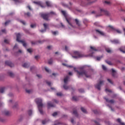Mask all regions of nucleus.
<instances>
[{
	"label": "nucleus",
	"instance_id": "18",
	"mask_svg": "<svg viewBox=\"0 0 125 125\" xmlns=\"http://www.w3.org/2000/svg\"><path fill=\"white\" fill-rule=\"evenodd\" d=\"M3 114L5 115V116H9L10 114V113H9V111H4L3 112Z\"/></svg>",
	"mask_w": 125,
	"mask_h": 125
},
{
	"label": "nucleus",
	"instance_id": "27",
	"mask_svg": "<svg viewBox=\"0 0 125 125\" xmlns=\"http://www.w3.org/2000/svg\"><path fill=\"white\" fill-rule=\"evenodd\" d=\"M46 4L48 6H51V3H50V2L48 1H46Z\"/></svg>",
	"mask_w": 125,
	"mask_h": 125
},
{
	"label": "nucleus",
	"instance_id": "28",
	"mask_svg": "<svg viewBox=\"0 0 125 125\" xmlns=\"http://www.w3.org/2000/svg\"><path fill=\"white\" fill-rule=\"evenodd\" d=\"M81 3L80 4L81 5H82V6H85V5H86V4H84V2L82 1V0H80Z\"/></svg>",
	"mask_w": 125,
	"mask_h": 125
},
{
	"label": "nucleus",
	"instance_id": "16",
	"mask_svg": "<svg viewBox=\"0 0 125 125\" xmlns=\"http://www.w3.org/2000/svg\"><path fill=\"white\" fill-rule=\"evenodd\" d=\"M4 90H5V87H1L0 88V93H3V92H4Z\"/></svg>",
	"mask_w": 125,
	"mask_h": 125
},
{
	"label": "nucleus",
	"instance_id": "11",
	"mask_svg": "<svg viewBox=\"0 0 125 125\" xmlns=\"http://www.w3.org/2000/svg\"><path fill=\"white\" fill-rule=\"evenodd\" d=\"M104 99H105L106 101L108 102V103H111V104H113L115 103V101H114V100H109V99H108L107 98H106L105 97H104Z\"/></svg>",
	"mask_w": 125,
	"mask_h": 125
},
{
	"label": "nucleus",
	"instance_id": "31",
	"mask_svg": "<svg viewBox=\"0 0 125 125\" xmlns=\"http://www.w3.org/2000/svg\"><path fill=\"white\" fill-rule=\"evenodd\" d=\"M48 64H49L50 65H51V64H52V59H50L48 62Z\"/></svg>",
	"mask_w": 125,
	"mask_h": 125
},
{
	"label": "nucleus",
	"instance_id": "9",
	"mask_svg": "<svg viewBox=\"0 0 125 125\" xmlns=\"http://www.w3.org/2000/svg\"><path fill=\"white\" fill-rule=\"evenodd\" d=\"M5 65H7L8 66H9L10 67H14V64L13 63H12V62H11L7 61L5 62Z\"/></svg>",
	"mask_w": 125,
	"mask_h": 125
},
{
	"label": "nucleus",
	"instance_id": "55",
	"mask_svg": "<svg viewBox=\"0 0 125 125\" xmlns=\"http://www.w3.org/2000/svg\"><path fill=\"white\" fill-rule=\"evenodd\" d=\"M79 91L80 92H84V91L83 90V89H79Z\"/></svg>",
	"mask_w": 125,
	"mask_h": 125
},
{
	"label": "nucleus",
	"instance_id": "29",
	"mask_svg": "<svg viewBox=\"0 0 125 125\" xmlns=\"http://www.w3.org/2000/svg\"><path fill=\"white\" fill-rule=\"evenodd\" d=\"M28 113L29 116H31V115L33 114V111H32V110H29L28 111Z\"/></svg>",
	"mask_w": 125,
	"mask_h": 125
},
{
	"label": "nucleus",
	"instance_id": "58",
	"mask_svg": "<svg viewBox=\"0 0 125 125\" xmlns=\"http://www.w3.org/2000/svg\"><path fill=\"white\" fill-rule=\"evenodd\" d=\"M40 32H41V33H43L44 32H46V29L41 30H40Z\"/></svg>",
	"mask_w": 125,
	"mask_h": 125
},
{
	"label": "nucleus",
	"instance_id": "46",
	"mask_svg": "<svg viewBox=\"0 0 125 125\" xmlns=\"http://www.w3.org/2000/svg\"><path fill=\"white\" fill-rule=\"evenodd\" d=\"M10 23V21H6L5 22V25L6 26V25H8V23Z\"/></svg>",
	"mask_w": 125,
	"mask_h": 125
},
{
	"label": "nucleus",
	"instance_id": "32",
	"mask_svg": "<svg viewBox=\"0 0 125 125\" xmlns=\"http://www.w3.org/2000/svg\"><path fill=\"white\" fill-rule=\"evenodd\" d=\"M0 122H1L2 123H4V122H5V119L0 117Z\"/></svg>",
	"mask_w": 125,
	"mask_h": 125
},
{
	"label": "nucleus",
	"instance_id": "22",
	"mask_svg": "<svg viewBox=\"0 0 125 125\" xmlns=\"http://www.w3.org/2000/svg\"><path fill=\"white\" fill-rule=\"evenodd\" d=\"M43 25L44 29L46 30L47 29V28L48 27V24H47L46 23H43Z\"/></svg>",
	"mask_w": 125,
	"mask_h": 125
},
{
	"label": "nucleus",
	"instance_id": "20",
	"mask_svg": "<svg viewBox=\"0 0 125 125\" xmlns=\"http://www.w3.org/2000/svg\"><path fill=\"white\" fill-rule=\"evenodd\" d=\"M90 48L92 49V50H93L94 51H98V50L95 47L90 46Z\"/></svg>",
	"mask_w": 125,
	"mask_h": 125
},
{
	"label": "nucleus",
	"instance_id": "51",
	"mask_svg": "<svg viewBox=\"0 0 125 125\" xmlns=\"http://www.w3.org/2000/svg\"><path fill=\"white\" fill-rule=\"evenodd\" d=\"M57 33H58V32L57 31H52V33L53 34V35H56V34H57Z\"/></svg>",
	"mask_w": 125,
	"mask_h": 125
},
{
	"label": "nucleus",
	"instance_id": "59",
	"mask_svg": "<svg viewBox=\"0 0 125 125\" xmlns=\"http://www.w3.org/2000/svg\"><path fill=\"white\" fill-rule=\"evenodd\" d=\"M45 70L46 71V72H47V73H49V70H48L47 68L45 67Z\"/></svg>",
	"mask_w": 125,
	"mask_h": 125
},
{
	"label": "nucleus",
	"instance_id": "30",
	"mask_svg": "<svg viewBox=\"0 0 125 125\" xmlns=\"http://www.w3.org/2000/svg\"><path fill=\"white\" fill-rule=\"evenodd\" d=\"M112 76L113 77H115V73H116V71H115V70H114V69H112Z\"/></svg>",
	"mask_w": 125,
	"mask_h": 125
},
{
	"label": "nucleus",
	"instance_id": "63",
	"mask_svg": "<svg viewBox=\"0 0 125 125\" xmlns=\"http://www.w3.org/2000/svg\"><path fill=\"white\" fill-rule=\"evenodd\" d=\"M94 123H95V124H96V125H101L99 124V123H98V122H97V121H94Z\"/></svg>",
	"mask_w": 125,
	"mask_h": 125
},
{
	"label": "nucleus",
	"instance_id": "14",
	"mask_svg": "<svg viewBox=\"0 0 125 125\" xmlns=\"http://www.w3.org/2000/svg\"><path fill=\"white\" fill-rule=\"evenodd\" d=\"M29 66H30V63H26V62L22 65V67H23V68H28V67H29Z\"/></svg>",
	"mask_w": 125,
	"mask_h": 125
},
{
	"label": "nucleus",
	"instance_id": "35",
	"mask_svg": "<svg viewBox=\"0 0 125 125\" xmlns=\"http://www.w3.org/2000/svg\"><path fill=\"white\" fill-rule=\"evenodd\" d=\"M108 27L109 28H110V29H111L112 30H113V31H114V30H116V28H114V27L112 25H109Z\"/></svg>",
	"mask_w": 125,
	"mask_h": 125
},
{
	"label": "nucleus",
	"instance_id": "64",
	"mask_svg": "<svg viewBox=\"0 0 125 125\" xmlns=\"http://www.w3.org/2000/svg\"><path fill=\"white\" fill-rule=\"evenodd\" d=\"M38 42H39V43H42L43 42V41H39Z\"/></svg>",
	"mask_w": 125,
	"mask_h": 125
},
{
	"label": "nucleus",
	"instance_id": "12",
	"mask_svg": "<svg viewBox=\"0 0 125 125\" xmlns=\"http://www.w3.org/2000/svg\"><path fill=\"white\" fill-rule=\"evenodd\" d=\"M47 106L48 108H50L51 107H55V106H54L51 102H49L47 103Z\"/></svg>",
	"mask_w": 125,
	"mask_h": 125
},
{
	"label": "nucleus",
	"instance_id": "36",
	"mask_svg": "<svg viewBox=\"0 0 125 125\" xmlns=\"http://www.w3.org/2000/svg\"><path fill=\"white\" fill-rule=\"evenodd\" d=\"M72 100H73V101H77L78 99H77V97H73Z\"/></svg>",
	"mask_w": 125,
	"mask_h": 125
},
{
	"label": "nucleus",
	"instance_id": "24",
	"mask_svg": "<svg viewBox=\"0 0 125 125\" xmlns=\"http://www.w3.org/2000/svg\"><path fill=\"white\" fill-rule=\"evenodd\" d=\"M8 74L9 76H10V77H13L14 76V74L12 72H9L8 73Z\"/></svg>",
	"mask_w": 125,
	"mask_h": 125
},
{
	"label": "nucleus",
	"instance_id": "62",
	"mask_svg": "<svg viewBox=\"0 0 125 125\" xmlns=\"http://www.w3.org/2000/svg\"><path fill=\"white\" fill-rule=\"evenodd\" d=\"M53 101H54V102H55V103H57V104L58 103V102H59L57 100H55V99L53 100Z\"/></svg>",
	"mask_w": 125,
	"mask_h": 125
},
{
	"label": "nucleus",
	"instance_id": "47",
	"mask_svg": "<svg viewBox=\"0 0 125 125\" xmlns=\"http://www.w3.org/2000/svg\"><path fill=\"white\" fill-rule=\"evenodd\" d=\"M62 6H65L66 7H68V5L65 4L64 3H62Z\"/></svg>",
	"mask_w": 125,
	"mask_h": 125
},
{
	"label": "nucleus",
	"instance_id": "45",
	"mask_svg": "<svg viewBox=\"0 0 125 125\" xmlns=\"http://www.w3.org/2000/svg\"><path fill=\"white\" fill-rule=\"evenodd\" d=\"M31 28H36V24H31L30 25Z\"/></svg>",
	"mask_w": 125,
	"mask_h": 125
},
{
	"label": "nucleus",
	"instance_id": "41",
	"mask_svg": "<svg viewBox=\"0 0 125 125\" xmlns=\"http://www.w3.org/2000/svg\"><path fill=\"white\" fill-rule=\"evenodd\" d=\"M102 68L104 71H106V70H107V68H106V66H105L104 65H102Z\"/></svg>",
	"mask_w": 125,
	"mask_h": 125
},
{
	"label": "nucleus",
	"instance_id": "61",
	"mask_svg": "<svg viewBox=\"0 0 125 125\" xmlns=\"http://www.w3.org/2000/svg\"><path fill=\"white\" fill-rule=\"evenodd\" d=\"M26 92H27V93H31V90H26Z\"/></svg>",
	"mask_w": 125,
	"mask_h": 125
},
{
	"label": "nucleus",
	"instance_id": "6",
	"mask_svg": "<svg viewBox=\"0 0 125 125\" xmlns=\"http://www.w3.org/2000/svg\"><path fill=\"white\" fill-rule=\"evenodd\" d=\"M50 14H54V12H50V13H46V14H41V17L44 20H48V18L49 17V15Z\"/></svg>",
	"mask_w": 125,
	"mask_h": 125
},
{
	"label": "nucleus",
	"instance_id": "25",
	"mask_svg": "<svg viewBox=\"0 0 125 125\" xmlns=\"http://www.w3.org/2000/svg\"><path fill=\"white\" fill-rule=\"evenodd\" d=\"M63 87L65 90L69 89V86H67L65 84L63 85Z\"/></svg>",
	"mask_w": 125,
	"mask_h": 125
},
{
	"label": "nucleus",
	"instance_id": "38",
	"mask_svg": "<svg viewBox=\"0 0 125 125\" xmlns=\"http://www.w3.org/2000/svg\"><path fill=\"white\" fill-rule=\"evenodd\" d=\"M27 50L28 52H29V53H32V52H33V50H32V49L31 48L27 49Z\"/></svg>",
	"mask_w": 125,
	"mask_h": 125
},
{
	"label": "nucleus",
	"instance_id": "7",
	"mask_svg": "<svg viewBox=\"0 0 125 125\" xmlns=\"http://www.w3.org/2000/svg\"><path fill=\"white\" fill-rule=\"evenodd\" d=\"M100 11H101V15H96V17H98V16H102V15H103V14H104V15H106V16H110V13H109V12L103 9H100Z\"/></svg>",
	"mask_w": 125,
	"mask_h": 125
},
{
	"label": "nucleus",
	"instance_id": "52",
	"mask_svg": "<svg viewBox=\"0 0 125 125\" xmlns=\"http://www.w3.org/2000/svg\"><path fill=\"white\" fill-rule=\"evenodd\" d=\"M46 83L47 84H48V85H49V86L51 85V83H50V82L46 81Z\"/></svg>",
	"mask_w": 125,
	"mask_h": 125
},
{
	"label": "nucleus",
	"instance_id": "48",
	"mask_svg": "<svg viewBox=\"0 0 125 125\" xmlns=\"http://www.w3.org/2000/svg\"><path fill=\"white\" fill-rule=\"evenodd\" d=\"M18 107V104H15L14 106L13 107L14 109H15V108H17Z\"/></svg>",
	"mask_w": 125,
	"mask_h": 125
},
{
	"label": "nucleus",
	"instance_id": "5",
	"mask_svg": "<svg viewBox=\"0 0 125 125\" xmlns=\"http://www.w3.org/2000/svg\"><path fill=\"white\" fill-rule=\"evenodd\" d=\"M62 13L63 14V16L65 17L66 21L67 22V23L71 26V27H73V25H72V23H71V18H67V14H66V12L65 11H62Z\"/></svg>",
	"mask_w": 125,
	"mask_h": 125
},
{
	"label": "nucleus",
	"instance_id": "57",
	"mask_svg": "<svg viewBox=\"0 0 125 125\" xmlns=\"http://www.w3.org/2000/svg\"><path fill=\"white\" fill-rule=\"evenodd\" d=\"M107 81H108V82H109V83H111V84H113V82H112L111 81V80L108 79H107Z\"/></svg>",
	"mask_w": 125,
	"mask_h": 125
},
{
	"label": "nucleus",
	"instance_id": "39",
	"mask_svg": "<svg viewBox=\"0 0 125 125\" xmlns=\"http://www.w3.org/2000/svg\"><path fill=\"white\" fill-rule=\"evenodd\" d=\"M102 57H103L101 56V57H97V60L98 61H100V60H101V59L102 58Z\"/></svg>",
	"mask_w": 125,
	"mask_h": 125
},
{
	"label": "nucleus",
	"instance_id": "49",
	"mask_svg": "<svg viewBox=\"0 0 125 125\" xmlns=\"http://www.w3.org/2000/svg\"><path fill=\"white\" fill-rule=\"evenodd\" d=\"M20 22H21V23H22V24H23V25H26V22H25V21H21Z\"/></svg>",
	"mask_w": 125,
	"mask_h": 125
},
{
	"label": "nucleus",
	"instance_id": "34",
	"mask_svg": "<svg viewBox=\"0 0 125 125\" xmlns=\"http://www.w3.org/2000/svg\"><path fill=\"white\" fill-rule=\"evenodd\" d=\"M73 114L75 115V116H78V112H77V110H73Z\"/></svg>",
	"mask_w": 125,
	"mask_h": 125
},
{
	"label": "nucleus",
	"instance_id": "43",
	"mask_svg": "<svg viewBox=\"0 0 125 125\" xmlns=\"http://www.w3.org/2000/svg\"><path fill=\"white\" fill-rule=\"evenodd\" d=\"M57 96H62V94L61 92H59L57 93Z\"/></svg>",
	"mask_w": 125,
	"mask_h": 125
},
{
	"label": "nucleus",
	"instance_id": "26",
	"mask_svg": "<svg viewBox=\"0 0 125 125\" xmlns=\"http://www.w3.org/2000/svg\"><path fill=\"white\" fill-rule=\"evenodd\" d=\"M81 110L82 111V112H83V113H86V109H84V108L83 107H81Z\"/></svg>",
	"mask_w": 125,
	"mask_h": 125
},
{
	"label": "nucleus",
	"instance_id": "33",
	"mask_svg": "<svg viewBox=\"0 0 125 125\" xmlns=\"http://www.w3.org/2000/svg\"><path fill=\"white\" fill-rule=\"evenodd\" d=\"M105 62L106 63H107V64H108V65H113V63H112V62L110 61H105Z\"/></svg>",
	"mask_w": 125,
	"mask_h": 125
},
{
	"label": "nucleus",
	"instance_id": "53",
	"mask_svg": "<svg viewBox=\"0 0 125 125\" xmlns=\"http://www.w3.org/2000/svg\"><path fill=\"white\" fill-rule=\"evenodd\" d=\"M31 43L32 44H38V42H35L32 41Z\"/></svg>",
	"mask_w": 125,
	"mask_h": 125
},
{
	"label": "nucleus",
	"instance_id": "21",
	"mask_svg": "<svg viewBox=\"0 0 125 125\" xmlns=\"http://www.w3.org/2000/svg\"><path fill=\"white\" fill-rule=\"evenodd\" d=\"M34 3H35L36 4H38V5H40V6H42V2H36L33 1Z\"/></svg>",
	"mask_w": 125,
	"mask_h": 125
},
{
	"label": "nucleus",
	"instance_id": "19",
	"mask_svg": "<svg viewBox=\"0 0 125 125\" xmlns=\"http://www.w3.org/2000/svg\"><path fill=\"white\" fill-rule=\"evenodd\" d=\"M69 79V76H67L64 79V83H67V82H68V79Z\"/></svg>",
	"mask_w": 125,
	"mask_h": 125
},
{
	"label": "nucleus",
	"instance_id": "2",
	"mask_svg": "<svg viewBox=\"0 0 125 125\" xmlns=\"http://www.w3.org/2000/svg\"><path fill=\"white\" fill-rule=\"evenodd\" d=\"M35 102L38 106V109L40 114H41V115H43V111H42V107H43L42 100V99L37 98L35 100Z\"/></svg>",
	"mask_w": 125,
	"mask_h": 125
},
{
	"label": "nucleus",
	"instance_id": "15",
	"mask_svg": "<svg viewBox=\"0 0 125 125\" xmlns=\"http://www.w3.org/2000/svg\"><path fill=\"white\" fill-rule=\"evenodd\" d=\"M118 123H119V124H120V125H125V123L122 122V121H121V119L120 118H118L117 120Z\"/></svg>",
	"mask_w": 125,
	"mask_h": 125
},
{
	"label": "nucleus",
	"instance_id": "60",
	"mask_svg": "<svg viewBox=\"0 0 125 125\" xmlns=\"http://www.w3.org/2000/svg\"><path fill=\"white\" fill-rule=\"evenodd\" d=\"M105 91H108V92H112V90L108 89H105Z\"/></svg>",
	"mask_w": 125,
	"mask_h": 125
},
{
	"label": "nucleus",
	"instance_id": "54",
	"mask_svg": "<svg viewBox=\"0 0 125 125\" xmlns=\"http://www.w3.org/2000/svg\"><path fill=\"white\" fill-rule=\"evenodd\" d=\"M53 117H55L56 116H57V112H54L52 114Z\"/></svg>",
	"mask_w": 125,
	"mask_h": 125
},
{
	"label": "nucleus",
	"instance_id": "56",
	"mask_svg": "<svg viewBox=\"0 0 125 125\" xmlns=\"http://www.w3.org/2000/svg\"><path fill=\"white\" fill-rule=\"evenodd\" d=\"M108 107L111 109V111H114V109H113V108H112V106L111 105H109V104L107 105Z\"/></svg>",
	"mask_w": 125,
	"mask_h": 125
},
{
	"label": "nucleus",
	"instance_id": "8",
	"mask_svg": "<svg viewBox=\"0 0 125 125\" xmlns=\"http://www.w3.org/2000/svg\"><path fill=\"white\" fill-rule=\"evenodd\" d=\"M104 83V81H100L99 83L96 84V85H95V88L98 89V90H100L101 89V86L102 84Z\"/></svg>",
	"mask_w": 125,
	"mask_h": 125
},
{
	"label": "nucleus",
	"instance_id": "50",
	"mask_svg": "<svg viewBox=\"0 0 125 125\" xmlns=\"http://www.w3.org/2000/svg\"><path fill=\"white\" fill-rule=\"evenodd\" d=\"M46 123H47V121H46V120H43L42 121V125H45Z\"/></svg>",
	"mask_w": 125,
	"mask_h": 125
},
{
	"label": "nucleus",
	"instance_id": "1",
	"mask_svg": "<svg viewBox=\"0 0 125 125\" xmlns=\"http://www.w3.org/2000/svg\"><path fill=\"white\" fill-rule=\"evenodd\" d=\"M75 71L77 73L78 78H80L81 77H83V76H85L86 78H90V77H91V74H90V72H87L84 70H81L80 71H79L78 70Z\"/></svg>",
	"mask_w": 125,
	"mask_h": 125
},
{
	"label": "nucleus",
	"instance_id": "37",
	"mask_svg": "<svg viewBox=\"0 0 125 125\" xmlns=\"http://www.w3.org/2000/svg\"><path fill=\"white\" fill-rule=\"evenodd\" d=\"M106 51L108 53H111V50L109 48H107L105 49Z\"/></svg>",
	"mask_w": 125,
	"mask_h": 125
},
{
	"label": "nucleus",
	"instance_id": "23",
	"mask_svg": "<svg viewBox=\"0 0 125 125\" xmlns=\"http://www.w3.org/2000/svg\"><path fill=\"white\" fill-rule=\"evenodd\" d=\"M75 20L76 24L78 25V26H80L81 24H80V21H79V20L77 19H76Z\"/></svg>",
	"mask_w": 125,
	"mask_h": 125
},
{
	"label": "nucleus",
	"instance_id": "44",
	"mask_svg": "<svg viewBox=\"0 0 125 125\" xmlns=\"http://www.w3.org/2000/svg\"><path fill=\"white\" fill-rule=\"evenodd\" d=\"M4 42H5V43H9V41L5 39L4 40Z\"/></svg>",
	"mask_w": 125,
	"mask_h": 125
},
{
	"label": "nucleus",
	"instance_id": "17",
	"mask_svg": "<svg viewBox=\"0 0 125 125\" xmlns=\"http://www.w3.org/2000/svg\"><path fill=\"white\" fill-rule=\"evenodd\" d=\"M119 50L121 52H123V53H125V46L123 47L122 49V48H119Z\"/></svg>",
	"mask_w": 125,
	"mask_h": 125
},
{
	"label": "nucleus",
	"instance_id": "13",
	"mask_svg": "<svg viewBox=\"0 0 125 125\" xmlns=\"http://www.w3.org/2000/svg\"><path fill=\"white\" fill-rule=\"evenodd\" d=\"M111 42H113V43H115V44H118L120 43V41H119V40H114L111 41Z\"/></svg>",
	"mask_w": 125,
	"mask_h": 125
},
{
	"label": "nucleus",
	"instance_id": "40",
	"mask_svg": "<svg viewBox=\"0 0 125 125\" xmlns=\"http://www.w3.org/2000/svg\"><path fill=\"white\" fill-rule=\"evenodd\" d=\"M114 31H116V32H117V33H118V34H121V33H122L121 32V31L119 29H115V30H114Z\"/></svg>",
	"mask_w": 125,
	"mask_h": 125
},
{
	"label": "nucleus",
	"instance_id": "3",
	"mask_svg": "<svg viewBox=\"0 0 125 125\" xmlns=\"http://www.w3.org/2000/svg\"><path fill=\"white\" fill-rule=\"evenodd\" d=\"M74 56H73L72 57L73 58H75V59H78V58H82V57H85V55L83 54L78 51H75L74 52Z\"/></svg>",
	"mask_w": 125,
	"mask_h": 125
},
{
	"label": "nucleus",
	"instance_id": "42",
	"mask_svg": "<svg viewBox=\"0 0 125 125\" xmlns=\"http://www.w3.org/2000/svg\"><path fill=\"white\" fill-rule=\"evenodd\" d=\"M24 14L25 15H27L28 17H30L31 15V13H30V12H27V13H25Z\"/></svg>",
	"mask_w": 125,
	"mask_h": 125
},
{
	"label": "nucleus",
	"instance_id": "10",
	"mask_svg": "<svg viewBox=\"0 0 125 125\" xmlns=\"http://www.w3.org/2000/svg\"><path fill=\"white\" fill-rule=\"evenodd\" d=\"M95 31L97 34H99V35H101V36H103V37L105 36V33L101 31H100L99 30L95 29Z\"/></svg>",
	"mask_w": 125,
	"mask_h": 125
},
{
	"label": "nucleus",
	"instance_id": "4",
	"mask_svg": "<svg viewBox=\"0 0 125 125\" xmlns=\"http://www.w3.org/2000/svg\"><path fill=\"white\" fill-rule=\"evenodd\" d=\"M16 36H17V42H21L23 46H24V47H26L27 46V43L25 42V41L20 40V39L21 38V35H20V33L16 34Z\"/></svg>",
	"mask_w": 125,
	"mask_h": 125
}]
</instances>
